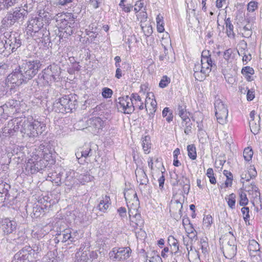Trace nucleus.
Returning a JSON list of instances; mask_svg holds the SVG:
<instances>
[{
    "label": "nucleus",
    "mask_w": 262,
    "mask_h": 262,
    "mask_svg": "<svg viewBox=\"0 0 262 262\" xmlns=\"http://www.w3.org/2000/svg\"><path fill=\"white\" fill-rule=\"evenodd\" d=\"M42 250V244L39 242L31 247L26 245L15 254L12 262H33L41 256Z\"/></svg>",
    "instance_id": "7ed1b4c3"
},
{
    "label": "nucleus",
    "mask_w": 262,
    "mask_h": 262,
    "mask_svg": "<svg viewBox=\"0 0 262 262\" xmlns=\"http://www.w3.org/2000/svg\"><path fill=\"white\" fill-rule=\"evenodd\" d=\"M241 47L239 49V50L237 51L238 54L239 56H242L246 53H248L247 49V43L245 40H242L240 42Z\"/></svg>",
    "instance_id": "3c124183"
},
{
    "label": "nucleus",
    "mask_w": 262,
    "mask_h": 262,
    "mask_svg": "<svg viewBox=\"0 0 262 262\" xmlns=\"http://www.w3.org/2000/svg\"><path fill=\"white\" fill-rule=\"evenodd\" d=\"M147 260L149 258V262H162L161 257L155 251H152L149 255H146Z\"/></svg>",
    "instance_id": "a18cd8bd"
},
{
    "label": "nucleus",
    "mask_w": 262,
    "mask_h": 262,
    "mask_svg": "<svg viewBox=\"0 0 262 262\" xmlns=\"http://www.w3.org/2000/svg\"><path fill=\"white\" fill-rule=\"evenodd\" d=\"M76 177H77V176ZM93 177L90 174H81L78 176L77 180L78 181L79 183L84 185L85 183L91 181Z\"/></svg>",
    "instance_id": "79ce46f5"
},
{
    "label": "nucleus",
    "mask_w": 262,
    "mask_h": 262,
    "mask_svg": "<svg viewBox=\"0 0 262 262\" xmlns=\"http://www.w3.org/2000/svg\"><path fill=\"white\" fill-rule=\"evenodd\" d=\"M41 66L40 61L38 60H26L19 66V68L28 81L37 74Z\"/></svg>",
    "instance_id": "423d86ee"
},
{
    "label": "nucleus",
    "mask_w": 262,
    "mask_h": 262,
    "mask_svg": "<svg viewBox=\"0 0 262 262\" xmlns=\"http://www.w3.org/2000/svg\"><path fill=\"white\" fill-rule=\"evenodd\" d=\"M130 100L127 101V103H126V105L125 106V109L124 110L123 113L130 114H132L134 111V105L133 104V101L130 96L129 97Z\"/></svg>",
    "instance_id": "a19ab883"
},
{
    "label": "nucleus",
    "mask_w": 262,
    "mask_h": 262,
    "mask_svg": "<svg viewBox=\"0 0 262 262\" xmlns=\"http://www.w3.org/2000/svg\"><path fill=\"white\" fill-rule=\"evenodd\" d=\"M200 64L201 67H202L203 72L202 73L205 75L206 77L211 72L212 68L210 67V66L208 64V63L206 62H201Z\"/></svg>",
    "instance_id": "603ef678"
},
{
    "label": "nucleus",
    "mask_w": 262,
    "mask_h": 262,
    "mask_svg": "<svg viewBox=\"0 0 262 262\" xmlns=\"http://www.w3.org/2000/svg\"><path fill=\"white\" fill-rule=\"evenodd\" d=\"M15 120V118L11 120L8 122V125L7 126L5 127L3 129V133L5 134V135L13 136L15 135V133L20 131V126L19 124H14V120Z\"/></svg>",
    "instance_id": "6ab92c4d"
},
{
    "label": "nucleus",
    "mask_w": 262,
    "mask_h": 262,
    "mask_svg": "<svg viewBox=\"0 0 262 262\" xmlns=\"http://www.w3.org/2000/svg\"><path fill=\"white\" fill-rule=\"evenodd\" d=\"M150 139V137L148 136H146L142 139V148L146 154H148L150 152L151 145Z\"/></svg>",
    "instance_id": "f704fd0d"
},
{
    "label": "nucleus",
    "mask_w": 262,
    "mask_h": 262,
    "mask_svg": "<svg viewBox=\"0 0 262 262\" xmlns=\"http://www.w3.org/2000/svg\"><path fill=\"white\" fill-rule=\"evenodd\" d=\"M110 198L108 196L105 195L102 197V199L100 201L98 205V208L101 212H105L110 205Z\"/></svg>",
    "instance_id": "cd10ccee"
},
{
    "label": "nucleus",
    "mask_w": 262,
    "mask_h": 262,
    "mask_svg": "<svg viewBox=\"0 0 262 262\" xmlns=\"http://www.w3.org/2000/svg\"><path fill=\"white\" fill-rule=\"evenodd\" d=\"M6 9H9L10 7L14 6L16 3H17L19 0H3Z\"/></svg>",
    "instance_id": "338daca9"
},
{
    "label": "nucleus",
    "mask_w": 262,
    "mask_h": 262,
    "mask_svg": "<svg viewBox=\"0 0 262 262\" xmlns=\"http://www.w3.org/2000/svg\"><path fill=\"white\" fill-rule=\"evenodd\" d=\"M242 73L245 76L253 75L254 74V70L250 67H246L243 68Z\"/></svg>",
    "instance_id": "774afa93"
},
{
    "label": "nucleus",
    "mask_w": 262,
    "mask_h": 262,
    "mask_svg": "<svg viewBox=\"0 0 262 262\" xmlns=\"http://www.w3.org/2000/svg\"><path fill=\"white\" fill-rule=\"evenodd\" d=\"M260 118L259 116H258V121L257 123H256L254 120H249V126L250 127L251 131L254 135L257 134L260 130Z\"/></svg>",
    "instance_id": "c9c22d12"
},
{
    "label": "nucleus",
    "mask_w": 262,
    "mask_h": 262,
    "mask_svg": "<svg viewBox=\"0 0 262 262\" xmlns=\"http://www.w3.org/2000/svg\"><path fill=\"white\" fill-rule=\"evenodd\" d=\"M241 212L243 214V219L245 222L246 223L247 222L249 221L250 219L249 208L244 206L243 208H242Z\"/></svg>",
    "instance_id": "4d7b16f0"
},
{
    "label": "nucleus",
    "mask_w": 262,
    "mask_h": 262,
    "mask_svg": "<svg viewBox=\"0 0 262 262\" xmlns=\"http://www.w3.org/2000/svg\"><path fill=\"white\" fill-rule=\"evenodd\" d=\"M213 223V219L211 215H207L204 217L203 226L206 228H209Z\"/></svg>",
    "instance_id": "864d4df0"
},
{
    "label": "nucleus",
    "mask_w": 262,
    "mask_h": 262,
    "mask_svg": "<svg viewBox=\"0 0 262 262\" xmlns=\"http://www.w3.org/2000/svg\"><path fill=\"white\" fill-rule=\"evenodd\" d=\"M124 198L127 202L128 207H139V201L137 193L134 190H128L124 192Z\"/></svg>",
    "instance_id": "f3484780"
},
{
    "label": "nucleus",
    "mask_w": 262,
    "mask_h": 262,
    "mask_svg": "<svg viewBox=\"0 0 262 262\" xmlns=\"http://www.w3.org/2000/svg\"><path fill=\"white\" fill-rule=\"evenodd\" d=\"M253 155V150L249 147L246 148L243 152V157L246 161H249L252 159Z\"/></svg>",
    "instance_id": "8fccbe9b"
},
{
    "label": "nucleus",
    "mask_w": 262,
    "mask_h": 262,
    "mask_svg": "<svg viewBox=\"0 0 262 262\" xmlns=\"http://www.w3.org/2000/svg\"><path fill=\"white\" fill-rule=\"evenodd\" d=\"M186 105L184 104L182 105L179 104L178 108V113L182 120L187 124L190 122V120L188 117V113L186 112Z\"/></svg>",
    "instance_id": "bb28decb"
},
{
    "label": "nucleus",
    "mask_w": 262,
    "mask_h": 262,
    "mask_svg": "<svg viewBox=\"0 0 262 262\" xmlns=\"http://www.w3.org/2000/svg\"><path fill=\"white\" fill-rule=\"evenodd\" d=\"M48 233L43 228L37 227L32 231V235L34 238H36L39 240L43 237Z\"/></svg>",
    "instance_id": "c756f323"
},
{
    "label": "nucleus",
    "mask_w": 262,
    "mask_h": 262,
    "mask_svg": "<svg viewBox=\"0 0 262 262\" xmlns=\"http://www.w3.org/2000/svg\"><path fill=\"white\" fill-rule=\"evenodd\" d=\"M75 177V173L74 171L72 170L67 172L64 182L65 184L68 186H72L74 185L76 182Z\"/></svg>",
    "instance_id": "2f4dec72"
},
{
    "label": "nucleus",
    "mask_w": 262,
    "mask_h": 262,
    "mask_svg": "<svg viewBox=\"0 0 262 262\" xmlns=\"http://www.w3.org/2000/svg\"><path fill=\"white\" fill-rule=\"evenodd\" d=\"M51 152L48 146L41 144L35 151L32 153L31 158L26 163V169L31 173H34L42 170L46 167L47 161L43 158L45 156L51 155Z\"/></svg>",
    "instance_id": "f03ea898"
},
{
    "label": "nucleus",
    "mask_w": 262,
    "mask_h": 262,
    "mask_svg": "<svg viewBox=\"0 0 262 262\" xmlns=\"http://www.w3.org/2000/svg\"><path fill=\"white\" fill-rule=\"evenodd\" d=\"M86 123L89 130L93 134L98 133L104 125V122L100 117L91 118L86 121Z\"/></svg>",
    "instance_id": "ddd939ff"
},
{
    "label": "nucleus",
    "mask_w": 262,
    "mask_h": 262,
    "mask_svg": "<svg viewBox=\"0 0 262 262\" xmlns=\"http://www.w3.org/2000/svg\"><path fill=\"white\" fill-rule=\"evenodd\" d=\"M90 247V243L89 242H85L81 244L80 247L77 252H88Z\"/></svg>",
    "instance_id": "0e129e2a"
},
{
    "label": "nucleus",
    "mask_w": 262,
    "mask_h": 262,
    "mask_svg": "<svg viewBox=\"0 0 262 262\" xmlns=\"http://www.w3.org/2000/svg\"><path fill=\"white\" fill-rule=\"evenodd\" d=\"M257 172L255 167L251 166L247 171H245L242 173L241 182L244 185L245 182H249L251 179L255 178Z\"/></svg>",
    "instance_id": "4be33fe9"
},
{
    "label": "nucleus",
    "mask_w": 262,
    "mask_h": 262,
    "mask_svg": "<svg viewBox=\"0 0 262 262\" xmlns=\"http://www.w3.org/2000/svg\"><path fill=\"white\" fill-rule=\"evenodd\" d=\"M239 205L242 206H246L248 203V199L245 192H241L239 195Z\"/></svg>",
    "instance_id": "bf43d9fd"
},
{
    "label": "nucleus",
    "mask_w": 262,
    "mask_h": 262,
    "mask_svg": "<svg viewBox=\"0 0 262 262\" xmlns=\"http://www.w3.org/2000/svg\"><path fill=\"white\" fill-rule=\"evenodd\" d=\"M62 105H64L66 113L72 112L77 105V101L75 96L65 95L61 97Z\"/></svg>",
    "instance_id": "dca6fc26"
},
{
    "label": "nucleus",
    "mask_w": 262,
    "mask_h": 262,
    "mask_svg": "<svg viewBox=\"0 0 262 262\" xmlns=\"http://www.w3.org/2000/svg\"><path fill=\"white\" fill-rule=\"evenodd\" d=\"M53 109L55 112L57 113H61L62 114H66V111H65L64 105H62L61 102V98L56 100L53 103Z\"/></svg>",
    "instance_id": "473e14b6"
},
{
    "label": "nucleus",
    "mask_w": 262,
    "mask_h": 262,
    "mask_svg": "<svg viewBox=\"0 0 262 262\" xmlns=\"http://www.w3.org/2000/svg\"><path fill=\"white\" fill-rule=\"evenodd\" d=\"M131 96L133 99L135 109V107H137L140 110H142L144 108H146V104H144L141 97L138 95V94L133 93L131 94ZM146 111L147 110V108H146Z\"/></svg>",
    "instance_id": "b1692460"
},
{
    "label": "nucleus",
    "mask_w": 262,
    "mask_h": 262,
    "mask_svg": "<svg viewBox=\"0 0 262 262\" xmlns=\"http://www.w3.org/2000/svg\"><path fill=\"white\" fill-rule=\"evenodd\" d=\"M60 68L56 64L49 66L38 76V84L47 85L55 82L60 74Z\"/></svg>",
    "instance_id": "39448f33"
},
{
    "label": "nucleus",
    "mask_w": 262,
    "mask_h": 262,
    "mask_svg": "<svg viewBox=\"0 0 262 262\" xmlns=\"http://www.w3.org/2000/svg\"><path fill=\"white\" fill-rule=\"evenodd\" d=\"M7 79L9 82L15 85H20L23 83H26L28 80L24 77L23 73L20 72V70L16 69L11 74H10Z\"/></svg>",
    "instance_id": "f8f14e48"
},
{
    "label": "nucleus",
    "mask_w": 262,
    "mask_h": 262,
    "mask_svg": "<svg viewBox=\"0 0 262 262\" xmlns=\"http://www.w3.org/2000/svg\"><path fill=\"white\" fill-rule=\"evenodd\" d=\"M44 26V20L41 16L32 17L27 22V33L34 39H39V42L47 44L49 42L50 33Z\"/></svg>",
    "instance_id": "f257e3e1"
},
{
    "label": "nucleus",
    "mask_w": 262,
    "mask_h": 262,
    "mask_svg": "<svg viewBox=\"0 0 262 262\" xmlns=\"http://www.w3.org/2000/svg\"><path fill=\"white\" fill-rule=\"evenodd\" d=\"M21 39L17 34H11L8 38L5 40L4 47L6 49H10L12 52L20 47Z\"/></svg>",
    "instance_id": "4468645a"
},
{
    "label": "nucleus",
    "mask_w": 262,
    "mask_h": 262,
    "mask_svg": "<svg viewBox=\"0 0 262 262\" xmlns=\"http://www.w3.org/2000/svg\"><path fill=\"white\" fill-rule=\"evenodd\" d=\"M19 102L15 100H9L2 108L4 111H6L7 114H14L16 112V108L18 106Z\"/></svg>",
    "instance_id": "412c9836"
},
{
    "label": "nucleus",
    "mask_w": 262,
    "mask_h": 262,
    "mask_svg": "<svg viewBox=\"0 0 262 262\" xmlns=\"http://www.w3.org/2000/svg\"><path fill=\"white\" fill-rule=\"evenodd\" d=\"M206 175L209 178V181L211 184H215L216 183V179L214 176V172L212 168H209L207 170Z\"/></svg>",
    "instance_id": "6e6d98bb"
},
{
    "label": "nucleus",
    "mask_w": 262,
    "mask_h": 262,
    "mask_svg": "<svg viewBox=\"0 0 262 262\" xmlns=\"http://www.w3.org/2000/svg\"><path fill=\"white\" fill-rule=\"evenodd\" d=\"M157 30L159 32L162 33L164 31L163 17L159 14L156 17Z\"/></svg>",
    "instance_id": "49530a36"
},
{
    "label": "nucleus",
    "mask_w": 262,
    "mask_h": 262,
    "mask_svg": "<svg viewBox=\"0 0 262 262\" xmlns=\"http://www.w3.org/2000/svg\"><path fill=\"white\" fill-rule=\"evenodd\" d=\"M26 8H27V4L23 7H16L12 11L8 12L2 21L3 25L8 27L13 26L16 22L23 21L28 14Z\"/></svg>",
    "instance_id": "20e7f679"
},
{
    "label": "nucleus",
    "mask_w": 262,
    "mask_h": 262,
    "mask_svg": "<svg viewBox=\"0 0 262 262\" xmlns=\"http://www.w3.org/2000/svg\"><path fill=\"white\" fill-rule=\"evenodd\" d=\"M170 80L167 76H164L159 82V85L161 88H165L170 83Z\"/></svg>",
    "instance_id": "052dcab7"
},
{
    "label": "nucleus",
    "mask_w": 262,
    "mask_h": 262,
    "mask_svg": "<svg viewBox=\"0 0 262 262\" xmlns=\"http://www.w3.org/2000/svg\"><path fill=\"white\" fill-rule=\"evenodd\" d=\"M214 109L217 122L221 124H226L228 116L227 105L221 100L217 99L214 102Z\"/></svg>",
    "instance_id": "6e6552de"
},
{
    "label": "nucleus",
    "mask_w": 262,
    "mask_h": 262,
    "mask_svg": "<svg viewBox=\"0 0 262 262\" xmlns=\"http://www.w3.org/2000/svg\"><path fill=\"white\" fill-rule=\"evenodd\" d=\"M17 224L15 221L6 218L1 223L2 234L4 235L13 233L16 230Z\"/></svg>",
    "instance_id": "2eb2a0df"
},
{
    "label": "nucleus",
    "mask_w": 262,
    "mask_h": 262,
    "mask_svg": "<svg viewBox=\"0 0 262 262\" xmlns=\"http://www.w3.org/2000/svg\"><path fill=\"white\" fill-rule=\"evenodd\" d=\"M157 102L155 100H151V101L150 102V106L151 107V108H149V115L150 117L153 116L155 113L156 111L157 108Z\"/></svg>",
    "instance_id": "e2e57ef3"
},
{
    "label": "nucleus",
    "mask_w": 262,
    "mask_h": 262,
    "mask_svg": "<svg viewBox=\"0 0 262 262\" xmlns=\"http://www.w3.org/2000/svg\"><path fill=\"white\" fill-rule=\"evenodd\" d=\"M60 28L62 30V37H68V36L71 35L74 33L76 28H72L71 25H66Z\"/></svg>",
    "instance_id": "37998d69"
},
{
    "label": "nucleus",
    "mask_w": 262,
    "mask_h": 262,
    "mask_svg": "<svg viewBox=\"0 0 262 262\" xmlns=\"http://www.w3.org/2000/svg\"><path fill=\"white\" fill-rule=\"evenodd\" d=\"M169 245L171 246L170 253L176 254L179 251L178 241L173 236H169L168 239Z\"/></svg>",
    "instance_id": "7c9ffc66"
},
{
    "label": "nucleus",
    "mask_w": 262,
    "mask_h": 262,
    "mask_svg": "<svg viewBox=\"0 0 262 262\" xmlns=\"http://www.w3.org/2000/svg\"><path fill=\"white\" fill-rule=\"evenodd\" d=\"M258 8V3L255 1H250L247 5V10L250 12H253Z\"/></svg>",
    "instance_id": "13d9d810"
},
{
    "label": "nucleus",
    "mask_w": 262,
    "mask_h": 262,
    "mask_svg": "<svg viewBox=\"0 0 262 262\" xmlns=\"http://www.w3.org/2000/svg\"><path fill=\"white\" fill-rule=\"evenodd\" d=\"M248 248L250 254L252 253H254L257 251H260L259 245L254 239H251L249 241Z\"/></svg>",
    "instance_id": "e433bc0d"
},
{
    "label": "nucleus",
    "mask_w": 262,
    "mask_h": 262,
    "mask_svg": "<svg viewBox=\"0 0 262 262\" xmlns=\"http://www.w3.org/2000/svg\"><path fill=\"white\" fill-rule=\"evenodd\" d=\"M88 252H77L75 254L76 262H88L89 259Z\"/></svg>",
    "instance_id": "4c0bfd02"
},
{
    "label": "nucleus",
    "mask_w": 262,
    "mask_h": 262,
    "mask_svg": "<svg viewBox=\"0 0 262 262\" xmlns=\"http://www.w3.org/2000/svg\"><path fill=\"white\" fill-rule=\"evenodd\" d=\"M251 259L252 262H261L262 261V252L260 251H257L255 253L250 254Z\"/></svg>",
    "instance_id": "09e8293b"
},
{
    "label": "nucleus",
    "mask_w": 262,
    "mask_h": 262,
    "mask_svg": "<svg viewBox=\"0 0 262 262\" xmlns=\"http://www.w3.org/2000/svg\"><path fill=\"white\" fill-rule=\"evenodd\" d=\"M236 195L234 193H231L225 197L228 206L232 209L235 208Z\"/></svg>",
    "instance_id": "ea45409f"
},
{
    "label": "nucleus",
    "mask_w": 262,
    "mask_h": 262,
    "mask_svg": "<svg viewBox=\"0 0 262 262\" xmlns=\"http://www.w3.org/2000/svg\"><path fill=\"white\" fill-rule=\"evenodd\" d=\"M42 262H60V257L55 255L54 253L50 251L42 258Z\"/></svg>",
    "instance_id": "72a5a7b5"
},
{
    "label": "nucleus",
    "mask_w": 262,
    "mask_h": 262,
    "mask_svg": "<svg viewBox=\"0 0 262 262\" xmlns=\"http://www.w3.org/2000/svg\"><path fill=\"white\" fill-rule=\"evenodd\" d=\"M113 94L112 90L108 88H104L102 90V96L103 98L107 99L112 97Z\"/></svg>",
    "instance_id": "5fc2aeb1"
},
{
    "label": "nucleus",
    "mask_w": 262,
    "mask_h": 262,
    "mask_svg": "<svg viewBox=\"0 0 262 262\" xmlns=\"http://www.w3.org/2000/svg\"><path fill=\"white\" fill-rule=\"evenodd\" d=\"M200 247L203 253L205 254L207 252L208 245L206 239L202 238L201 239Z\"/></svg>",
    "instance_id": "680f3d73"
},
{
    "label": "nucleus",
    "mask_w": 262,
    "mask_h": 262,
    "mask_svg": "<svg viewBox=\"0 0 262 262\" xmlns=\"http://www.w3.org/2000/svg\"><path fill=\"white\" fill-rule=\"evenodd\" d=\"M129 100H130V98L128 96H125L118 98L117 106L118 108H121V112L123 113L126 103H127V101Z\"/></svg>",
    "instance_id": "58836bf2"
},
{
    "label": "nucleus",
    "mask_w": 262,
    "mask_h": 262,
    "mask_svg": "<svg viewBox=\"0 0 262 262\" xmlns=\"http://www.w3.org/2000/svg\"><path fill=\"white\" fill-rule=\"evenodd\" d=\"M76 16H75L71 13H58L55 16V19L60 25V28L66 25H71L72 28H76L77 23L76 21Z\"/></svg>",
    "instance_id": "9d476101"
},
{
    "label": "nucleus",
    "mask_w": 262,
    "mask_h": 262,
    "mask_svg": "<svg viewBox=\"0 0 262 262\" xmlns=\"http://www.w3.org/2000/svg\"><path fill=\"white\" fill-rule=\"evenodd\" d=\"M76 156L77 158L79 159L80 157H84L86 158L88 157H90L92 156V149L91 148L88 147L84 149V150H82L80 152H77L76 154Z\"/></svg>",
    "instance_id": "de8ad7c7"
},
{
    "label": "nucleus",
    "mask_w": 262,
    "mask_h": 262,
    "mask_svg": "<svg viewBox=\"0 0 262 262\" xmlns=\"http://www.w3.org/2000/svg\"><path fill=\"white\" fill-rule=\"evenodd\" d=\"M77 234L78 233L77 231L72 233L70 229H66L60 231V233H56V235H58L59 237H61V242L62 243H66L67 241H70L71 243H74L78 239V237H76Z\"/></svg>",
    "instance_id": "a211bd4d"
},
{
    "label": "nucleus",
    "mask_w": 262,
    "mask_h": 262,
    "mask_svg": "<svg viewBox=\"0 0 262 262\" xmlns=\"http://www.w3.org/2000/svg\"><path fill=\"white\" fill-rule=\"evenodd\" d=\"M223 253L225 257L231 259L236 253V246L235 244L227 245L223 248Z\"/></svg>",
    "instance_id": "5701e85b"
},
{
    "label": "nucleus",
    "mask_w": 262,
    "mask_h": 262,
    "mask_svg": "<svg viewBox=\"0 0 262 262\" xmlns=\"http://www.w3.org/2000/svg\"><path fill=\"white\" fill-rule=\"evenodd\" d=\"M188 156L191 160H195L196 158V148L193 144L187 146Z\"/></svg>",
    "instance_id": "c03bdc74"
},
{
    "label": "nucleus",
    "mask_w": 262,
    "mask_h": 262,
    "mask_svg": "<svg viewBox=\"0 0 262 262\" xmlns=\"http://www.w3.org/2000/svg\"><path fill=\"white\" fill-rule=\"evenodd\" d=\"M139 207H129L128 214L130 219V225L134 230L141 229L144 225V220L138 212Z\"/></svg>",
    "instance_id": "1a4fd4ad"
},
{
    "label": "nucleus",
    "mask_w": 262,
    "mask_h": 262,
    "mask_svg": "<svg viewBox=\"0 0 262 262\" xmlns=\"http://www.w3.org/2000/svg\"><path fill=\"white\" fill-rule=\"evenodd\" d=\"M225 24L226 25V33L227 36L230 38H234L235 33L233 31L234 26L231 23V20L230 17H228L225 20Z\"/></svg>",
    "instance_id": "c85d7f7f"
},
{
    "label": "nucleus",
    "mask_w": 262,
    "mask_h": 262,
    "mask_svg": "<svg viewBox=\"0 0 262 262\" xmlns=\"http://www.w3.org/2000/svg\"><path fill=\"white\" fill-rule=\"evenodd\" d=\"M33 118H15L14 124H19L20 132L21 133L26 134L29 137H33L32 135Z\"/></svg>",
    "instance_id": "9b49d317"
},
{
    "label": "nucleus",
    "mask_w": 262,
    "mask_h": 262,
    "mask_svg": "<svg viewBox=\"0 0 262 262\" xmlns=\"http://www.w3.org/2000/svg\"><path fill=\"white\" fill-rule=\"evenodd\" d=\"M135 173L138 182L140 185H146L148 179L144 170L141 168L137 169Z\"/></svg>",
    "instance_id": "a878e982"
},
{
    "label": "nucleus",
    "mask_w": 262,
    "mask_h": 262,
    "mask_svg": "<svg viewBox=\"0 0 262 262\" xmlns=\"http://www.w3.org/2000/svg\"><path fill=\"white\" fill-rule=\"evenodd\" d=\"M32 128V135L34 137L42 134L45 131L46 126L43 122L33 120Z\"/></svg>",
    "instance_id": "aec40b11"
},
{
    "label": "nucleus",
    "mask_w": 262,
    "mask_h": 262,
    "mask_svg": "<svg viewBox=\"0 0 262 262\" xmlns=\"http://www.w3.org/2000/svg\"><path fill=\"white\" fill-rule=\"evenodd\" d=\"M129 247H114L108 253L109 258L113 261H121L127 259L130 255Z\"/></svg>",
    "instance_id": "0eeeda50"
},
{
    "label": "nucleus",
    "mask_w": 262,
    "mask_h": 262,
    "mask_svg": "<svg viewBox=\"0 0 262 262\" xmlns=\"http://www.w3.org/2000/svg\"><path fill=\"white\" fill-rule=\"evenodd\" d=\"M193 75L196 80L202 81L205 79L206 77L202 73V67H201V65L199 62L195 64L193 68Z\"/></svg>",
    "instance_id": "393cba45"
},
{
    "label": "nucleus",
    "mask_w": 262,
    "mask_h": 262,
    "mask_svg": "<svg viewBox=\"0 0 262 262\" xmlns=\"http://www.w3.org/2000/svg\"><path fill=\"white\" fill-rule=\"evenodd\" d=\"M187 234L188 237L192 241H195L197 239V233L192 227H191V232H187Z\"/></svg>",
    "instance_id": "69168bd1"
}]
</instances>
